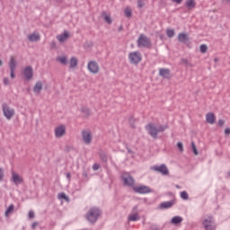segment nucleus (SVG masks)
I'll list each match as a JSON object with an SVG mask.
<instances>
[{"label": "nucleus", "instance_id": "f257e3e1", "mask_svg": "<svg viewBox=\"0 0 230 230\" xmlns=\"http://www.w3.org/2000/svg\"><path fill=\"white\" fill-rule=\"evenodd\" d=\"M168 129V125L155 126V123H148L146 125V130L153 139H157V135L164 130Z\"/></svg>", "mask_w": 230, "mask_h": 230}, {"label": "nucleus", "instance_id": "f03ea898", "mask_svg": "<svg viewBox=\"0 0 230 230\" xmlns=\"http://www.w3.org/2000/svg\"><path fill=\"white\" fill-rule=\"evenodd\" d=\"M100 217H102V209L98 207L91 208L86 213V220H88L90 224H96Z\"/></svg>", "mask_w": 230, "mask_h": 230}, {"label": "nucleus", "instance_id": "7ed1b4c3", "mask_svg": "<svg viewBox=\"0 0 230 230\" xmlns=\"http://www.w3.org/2000/svg\"><path fill=\"white\" fill-rule=\"evenodd\" d=\"M121 181H123L124 186H129V188H133L134 184H136V180L128 172L121 174Z\"/></svg>", "mask_w": 230, "mask_h": 230}, {"label": "nucleus", "instance_id": "20e7f679", "mask_svg": "<svg viewBox=\"0 0 230 230\" xmlns=\"http://www.w3.org/2000/svg\"><path fill=\"white\" fill-rule=\"evenodd\" d=\"M2 111L6 119H11L15 115V110L10 108L6 102L2 104Z\"/></svg>", "mask_w": 230, "mask_h": 230}, {"label": "nucleus", "instance_id": "39448f33", "mask_svg": "<svg viewBox=\"0 0 230 230\" xmlns=\"http://www.w3.org/2000/svg\"><path fill=\"white\" fill-rule=\"evenodd\" d=\"M137 46L138 48H150L152 42L145 34H141L137 40Z\"/></svg>", "mask_w": 230, "mask_h": 230}, {"label": "nucleus", "instance_id": "423d86ee", "mask_svg": "<svg viewBox=\"0 0 230 230\" xmlns=\"http://www.w3.org/2000/svg\"><path fill=\"white\" fill-rule=\"evenodd\" d=\"M133 190L135 191V193H138L139 195H146V193H152V189L146 185L133 187Z\"/></svg>", "mask_w": 230, "mask_h": 230}, {"label": "nucleus", "instance_id": "0eeeda50", "mask_svg": "<svg viewBox=\"0 0 230 230\" xmlns=\"http://www.w3.org/2000/svg\"><path fill=\"white\" fill-rule=\"evenodd\" d=\"M151 170H154V172H158L162 175H170V171L168 170V167L164 164H162L160 166H152Z\"/></svg>", "mask_w": 230, "mask_h": 230}, {"label": "nucleus", "instance_id": "6e6552de", "mask_svg": "<svg viewBox=\"0 0 230 230\" xmlns=\"http://www.w3.org/2000/svg\"><path fill=\"white\" fill-rule=\"evenodd\" d=\"M205 230H215L217 229V225H215V220L212 217H208V219H205L202 222Z\"/></svg>", "mask_w": 230, "mask_h": 230}, {"label": "nucleus", "instance_id": "1a4fd4ad", "mask_svg": "<svg viewBox=\"0 0 230 230\" xmlns=\"http://www.w3.org/2000/svg\"><path fill=\"white\" fill-rule=\"evenodd\" d=\"M87 67L93 75H98V73H100V66L96 61H89Z\"/></svg>", "mask_w": 230, "mask_h": 230}, {"label": "nucleus", "instance_id": "9d476101", "mask_svg": "<svg viewBox=\"0 0 230 230\" xmlns=\"http://www.w3.org/2000/svg\"><path fill=\"white\" fill-rule=\"evenodd\" d=\"M82 137L85 145H91V142L93 141V134L91 133V130H83Z\"/></svg>", "mask_w": 230, "mask_h": 230}, {"label": "nucleus", "instance_id": "9b49d317", "mask_svg": "<svg viewBox=\"0 0 230 230\" xmlns=\"http://www.w3.org/2000/svg\"><path fill=\"white\" fill-rule=\"evenodd\" d=\"M130 64H139L141 61V54L139 52H131L128 55Z\"/></svg>", "mask_w": 230, "mask_h": 230}, {"label": "nucleus", "instance_id": "f8f14e48", "mask_svg": "<svg viewBox=\"0 0 230 230\" xmlns=\"http://www.w3.org/2000/svg\"><path fill=\"white\" fill-rule=\"evenodd\" d=\"M23 76L25 80H31L33 78V67L31 66H26L23 69Z\"/></svg>", "mask_w": 230, "mask_h": 230}, {"label": "nucleus", "instance_id": "ddd939ff", "mask_svg": "<svg viewBox=\"0 0 230 230\" xmlns=\"http://www.w3.org/2000/svg\"><path fill=\"white\" fill-rule=\"evenodd\" d=\"M63 136H66V126L61 125L55 128V137H63Z\"/></svg>", "mask_w": 230, "mask_h": 230}, {"label": "nucleus", "instance_id": "4468645a", "mask_svg": "<svg viewBox=\"0 0 230 230\" xmlns=\"http://www.w3.org/2000/svg\"><path fill=\"white\" fill-rule=\"evenodd\" d=\"M159 75L163 78H166V80H171V78H172V73L170 72V69H168V68H160Z\"/></svg>", "mask_w": 230, "mask_h": 230}, {"label": "nucleus", "instance_id": "2eb2a0df", "mask_svg": "<svg viewBox=\"0 0 230 230\" xmlns=\"http://www.w3.org/2000/svg\"><path fill=\"white\" fill-rule=\"evenodd\" d=\"M178 40L181 43V44H186L187 42H190V37L188 36V34L184 33V32H181L178 35Z\"/></svg>", "mask_w": 230, "mask_h": 230}, {"label": "nucleus", "instance_id": "dca6fc26", "mask_svg": "<svg viewBox=\"0 0 230 230\" xmlns=\"http://www.w3.org/2000/svg\"><path fill=\"white\" fill-rule=\"evenodd\" d=\"M12 181L16 185L17 184H22V181H23L22 178H21V176H19V174L15 172H12Z\"/></svg>", "mask_w": 230, "mask_h": 230}, {"label": "nucleus", "instance_id": "f3484780", "mask_svg": "<svg viewBox=\"0 0 230 230\" xmlns=\"http://www.w3.org/2000/svg\"><path fill=\"white\" fill-rule=\"evenodd\" d=\"M57 39L60 42H66L69 39V31H65L62 34L58 35Z\"/></svg>", "mask_w": 230, "mask_h": 230}, {"label": "nucleus", "instance_id": "a211bd4d", "mask_svg": "<svg viewBox=\"0 0 230 230\" xmlns=\"http://www.w3.org/2000/svg\"><path fill=\"white\" fill-rule=\"evenodd\" d=\"M173 204H175L174 200H171V201H165L163 202L159 205L160 209H168L170 208H172V206H173Z\"/></svg>", "mask_w": 230, "mask_h": 230}, {"label": "nucleus", "instance_id": "6ab92c4d", "mask_svg": "<svg viewBox=\"0 0 230 230\" xmlns=\"http://www.w3.org/2000/svg\"><path fill=\"white\" fill-rule=\"evenodd\" d=\"M207 123H209L210 125H214L217 118L215 117V113L209 112L206 115Z\"/></svg>", "mask_w": 230, "mask_h": 230}, {"label": "nucleus", "instance_id": "aec40b11", "mask_svg": "<svg viewBox=\"0 0 230 230\" xmlns=\"http://www.w3.org/2000/svg\"><path fill=\"white\" fill-rule=\"evenodd\" d=\"M185 6L187 10H193L195 6H197V3L195 2V0H186Z\"/></svg>", "mask_w": 230, "mask_h": 230}, {"label": "nucleus", "instance_id": "412c9836", "mask_svg": "<svg viewBox=\"0 0 230 230\" xmlns=\"http://www.w3.org/2000/svg\"><path fill=\"white\" fill-rule=\"evenodd\" d=\"M42 83L40 81H38L33 87V93H35V94H40V92L42 91Z\"/></svg>", "mask_w": 230, "mask_h": 230}, {"label": "nucleus", "instance_id": "4be33fe9", "mask_svg": "<svg viewBox=\"0 0 230 230\" xmlns=\"http://www.w3.org/2000/svg\"><path fill=\"white\" fill-rule=\"evenodd\" d=\"M30 42H38L40 40V35L39 33H32L28 36Z\"/></svg>", "mask_w": 230, "mask_h": 230}, {"label": "nucleus", "instance_id": "5701e85b", "mask_svg": "<svg viewBox=\"0 0 230 230\" xmlns=\"http://www.w3.org/2000/svg\"><path fill=\"white\" fill-rule=\"evenodd\" d=\"M182 220V217L175 216L171 219V224H172L173 226H179V224H181Z\"/></svg>", "mask_w": 230, "mask_h": 230}, {"label": "nucleus", "instance_id": "b1692460", "mask_svg": "<svg viewBox=\"0 0 230 230\" xmlns=\"http://www.w3.org/2000/svg\"><path fill=\"white\" fill-rule=\"evenodd\" d=\"M102 17H103L105 22H107V24H112V18H111V14H107V13L105 11H103L102 13Z\"/></svg>", "mask_w": 230, "mask_h": 230}, {"label": "nucleus", "instance_id": "393cba45", "mask_svg": "<svg viewBox=\"0 0 230 230\" xmlns=\"http://www.w3.org/2000/svg\"><path fill=\"white\" fill-rule=\"evenodd\" d=\"M100 159L102 161V163H107L109 161V155H107V153L105 151H100L99 152Z\"/></svg>", "mask_w": 230, "mask_h": 230}, {"label": "nucleus", "instance_id": "a878e982", "mask_svg": "<svg viewBox=\"0 0 230 230\" xmlns=\"http://www.w3.org/2000/svg\"><path fill=\"white\" fill-rule=\"evenodd\" d=\"M9 67L10 71H15V68L17 67V63L15 62V59L13 58H11L10 59Z\"/></svg>", "mask_w": 230, "mask_h": 230}, {"label": "nucleus", "instance_id": "bb28decb", "mask_svg": "<svg viewBox=\"0 0 230 230\" xmlns=\"http://www.w3.org/2000/svg\"><path fill=\"white\" fill-rule=\"evenodd\" d=\"M78 66V58H71L70 59V68L75 69Z\"/></svg>", "mask_w": 230, "mask_h": 230}, {"label": "nucleus", "instance_id": "cd10ccee", "mask_svg": "<svg viewBox=\"0 0 230 230\" xmlns=\"http://www.w3.org/2000/svg\"><path fill=\"white\" fill-rule=\"evenodd\" d=\"M15 209V206L14 205H10L7 209L5 210V217H10V215H12V213H13V210Z\"/></svg>", "mask_w": 230, "mask_h": 230}, {"label": "nucleus", "instance_id": "c85d7f7f", "mask_svg": "<svg viewBox=\"0 0 230 230\" xmlns=\"http://www.w3.org/2000/svg\"><path fill=\"white\" fill-rule=\"evenodd\" d=\"M129 222H137L139 220V215L137 214H130L128 216Z\"/></svg>", "mask_w": 230, "mask_h": 230}, {"label": "nucleus", "instance_id": "c756f323", "mask_svg": "<svg viewBox=\"0 0 230 230\" xmlns=\"http://www.w3.org/2000/svg\"><path fill=\"white\" fill-rule=\"evenodd\" d=\"M181 199H182L183 200H188L190 199V196L188 195V192L186 190L181 192Z\"/></svg>", "mask_w": 230, "mask_h": 230}, {"label": "nucleus", "instance_id": "7c9ffc66", "mask_svg": "<svg viewBox=\"0 0 230 230\" xmlns=\"http://www.w3.org/2000/svg\"><path fill=\"white\" fill-rule=\"evenodd\" d=\"M58 62L63 64V66H66V64H67V58H66V57H59L58 58Z\"/></svg>", "mask_w": 230, "mask_h": 230}, {"label": "nucleus", "instance_id": "2f4dec72", "mask_svg": "<svg viewBox=\"0 0 230 230\" xmlns=\"http://www.w3.org/2000/svg\"><path fill=\"white\" fill-rule=\"evenodd\" d=\"M191 148L194 155H199V150H197V146L195 145V142H191Z\"/></svg>", "mask_w": 230, "mask_h": 230}, {"label": "nucleus", "instance_id": "473e14b6", "mask_svg": "<svg viewBox=\"0 0 230 230\" xmlns=\"http://www.w3.org/2000/svg\"><path fill=\"white\" fill-rule=\"evenodd\" d=\"M167 37H169V39L175 37V31L172 29L167 30Z\"/></svg>", "mask_w": 230, "mask_h": 230}, {"label": "nucleus", "instance_id": "72a5a7b5", "mask_svg": "<svg viewBox=\"0 0 230 230\" xmlns=\"http://www.w3.org/2000/svg\"><path fill=\"white\" fill-rule=\"evenodd\" d=\"M58 199H63V200L69 202V197H67V195H66L64 192L58 194Z\"/></svg>", "mask_w": 230, "mask_h": 230}, {"label": "nucleus", "instance_id": "f704fd0d", "mask_svg": "<svg viewBox=\"0 0 230 230\" xmlns=\"http://www.w3.org/2000/svg\"><path fill=\"white\" fill-rule=\"evenodd\" d=\"M125 16L128 17V19H129V17H132V10H130V8L127 7L125 9Z\"/></svg>", "mask_w": 230, "mask_h": 230}, {"label": "nucleus", "instance_id": "c9c22d12", "mask_svg": "<svg viewBox=\"0 0 230 230\" xmlns=\"http://www.w3.org/2000/svg\"><path fill=\"white\" fill-rule=\"evenodd\" d=\"M128 121L131 128H136V119H134V117H130Z\"/></svg>", "mask_w": 230, "mask_h": 230}, {"label": "nucleus", "instance_id": "e433bc0d", "mask_svg": "<svg viewBox=\"0 0 230 230\" xmlns=\"http://www.w3.org/2000/svg\"><path fill=\"white\" fill-rule=\"evenodd\" d=\"M208 51V45H201L200 46V52L201 53H206Z\"/></svg>", "mask_w": 230, "mask_h": 230}, {"label": "nucleus", "instance_id": "4c0bfd02", "mask_svg": "<svg viewBox=\"0 0 230 230\" xmlns=\"http://www.w3.org/2000/svg\"><path fill=\"white\" fill-rule=\"evenodd\" d=\"M177 147L179 148L180 152H184V146L182 145V142H178Z\"/></svg>", "mask_w": 230, "mask_h": 230}, {"label": "nucleus", "instance_id": "58836bf2", "mask_svg": "<svg viewBox=\"0 0 230 230\" xmlns=\"http://www.w3.org/2000/svg\"><path fill=\"white\" fill-rule=\"evenodd\" d=\"M145 6V1L144 0H137V7L143 8Z\"/></svg>", "mask_w": 230, "mask_h": 230}, {"label": "nucleus", "instance_id": "ea45409f", "mask_svg": "<svg viewBox=\"0 0 230 230\" xmlns=\"http://www.w3.org/2000/svg\"><path fill=\"white\" fill-rule=\"evenodd\" d=\"M81 111H82V112L86 114V116H89L91 114V111L87 108H82Z\"/></svg>", "mask_w": 230, "mask_h": 230}, {"label": "nucleus", "instance_id": "a19ab883", "mask_svg": "<svg viewBox=\"0 0 230 230\" xmlns=\"http://www.w3.org/2000/svg\"><path fill=\"white\" fill-rule=\"evenodd\" d=\"M218 127H223L224 125H226V120L220 119L217 122Z\"/></svg>", "mask_w": 230, "mask_h": 230}, {"label": "nucleus", "instance_id": "79ce46f5", "mask_svg": "<svg viewBox=\"0 0 230 230\" xmlns=\"http://www.w3.org/2000/svg\"><path fill=\"white\" fill-rule=\"evenodd\" d=\"M4 85H10V79H8V77L4 78Z\"/></svg>", "mask_w": 230, "mask_h": 230}, {"label": "nucleus", "instance_id": "37998d69", "mask_svg": "<svg viewBox=\"0 0 230 230\" xmlns=\"http://www.w3.org/2000/svg\"><path fill=\"white\" fill-rule=\"evenodd\" d=\"M4 177V172H3V168H0V182L3 181Z\"/></svg>", "mask_w": 230, "mask_h": 230}, {"label": "nucleus", "instance_id": "c03bdc74", "mask_svg": "<svg viewBox=\"0 0 230 230\" xmlns=\"http://www.w3.org/2000/svg\"><path fill=\"white\" fill-rule=\"evenodd\" d=\"M29 218H35V212L33 210L29 211Z\"/></svg>", "mask_w": 230, "mask_h": 230}, {"label": "nucleus", "instance_id": "a18cd8bd", "mask_svg": "<svg viewBox=\"0 0 230 230\" xmlns=\"http://www.w3.org/2000/svg\"><path fill=\"white\" fill-rule=\"evenodd\" d=\"M50 48H51V49H57V42L52 41V42L50 43Z\"/></svg>", "mask_w": 230, "mask_h": 230}, {"label": "nucleus", "instance_id": "49530a36", "mask_svg": "<svg viewBox=\"0 0 230 230\" xmlns=\"http://www.w3.org/2000/svg\"><path fill=\"white\" fill-rule=\"evenodd\" d=\"M93 170H94V172H96L97 170H100V164H94L93 165Z\"/></svg>", "mask_w": 230, "mask_h": 230}, {"label": "nucleus", "instance_id": "de8ad7c7", "mask_svg": "<svg viewBox=\"0 0 230 230\" xmlns=\"http://www.w3.org/2000/svg\"><path fill=\"white\" fill-rule=\"evenodd\" d=\"M225 134H226V136H229V134H230V128H226L225 129Z\"/></svg>", "mask_w": 230, "mask_h": 230}, {"label": "nucleus", "instance_id": "09e8293b", "mask_svg": "<svg viewBox=\"0 0 230 230\" xmlns=\"http://www.w3.org/2000/svg\"><path fill=\"white\" fill-rule=\"evenodd\" d=\"M183 0H172V3H176V4H181Z\"/></svg>", "mask_w": 230, "mask_h": 230}, {"label": "nucleus", "instance_id": "8fccbe9b", "mask_svg": "<svg viewBox=\"0 0 230 230\" xmlns=\"http://www.w3.org/2000/svg\"><path fill=\"white\" fill-rule=\"evenodd\" d=\"M11 71V78H15V70H10Z\"/></svg>", "mask_w": 230, "mask_h": 230}, {"label": "nucleus", "instance_id": "3c124183", "mask_svg": "<svg viewBox=\"0 0 230 230\" xmlns=\"http://www.w3.org/2000/svg\"><path fill=\"white\" fill-rule=\"evenodd\" d=\"M133 214H137V206H135L132 209Z\"/></svg>", "mask_w": 230, "mask_h": 230}, {"label": "nucleus", "instance_id": "603ef678", "mask_svg": "<svg viewBox=\"0 0 230 230\" xmlns=\"http://www.w3.org/2000/svg\"><path fill=\"white\" fill-rule=\"evenodd\" d=\"M37 226H39V222H34V223H32V225H31V228H32V229H35V227H37Z\"/></svg>", "mask_w": 230, "mask_h": 230}, {"label": "nucleus", "instance_id": "864d4df0", "mask_svg": "<svg viewBox=\"0 0 230 230\" xmlns=\"http://www.w3.org/2000/svg\"><path fill=\"white\" fill-rule=\"evenodd\" d=\"M150 229L151 230H159V228L157 226H155V225L151 226Z\"/></svg>", "mask_w": 230, "mask_h": 230}, {"label": "nucleus", "instance_id": "5fc2aeb1", "mask_svg": "<svg viewBox=\"0 0 230 230\" xmlns=\"http://www.w3.org/2000/svg\"><path fill=\"white\" fill-rule=\"evenodd\" d=\"M119 31H123V25H120V26L119 27Z\"/></svg>", "mask_w": 230, "mask_h": 230}, {"label": "nucleus", "instance_id": "6e6d98bb", "mask_svg": "<svg viewBox=\"0 0 230 230\" xmlns=\"http://www.w3.org/2000/svg\"><path fill=\"white\" fill-rule=\"evenodd\" d=\"M181 62H183V64H188V59H181Z\"/></svg>", "mask_w": 230, "mask_h": 230}, {"label": "nucleus", "instance_id": "4d7b16f0", "mask_svg": "<svg viewBox=\"0 0 230 230\" xmlns=\"http://www.w3.org/2000/svg\"><path fill=\"white\" fill-rule=\"evenodd\" d=\"M66 177H67L68 179H71V172H67V173H66Z\"/></svg>", "mask_w": 230, "mask_h": 230}, {"label": "nucleus", "instance_id": "13d9d810", "mask_svg": "<svg viewBox=\"0 0 230 230\" xmlns=\"http://www.w3.org/2000/svg\"><path fill=\"white\" fill-rule=\"evenodd\" d=\"M83 176H84V177H87V172H83Z\"/></svg>", "mask_w": 230, "mask_h": 230}, {"label": "nucleus", "instance_id": "bf43d9fd", "mask_svg": "<svg viewBox=\"0 0 230 230\" xmlns=\"http://www.w3.org/2000/svg\"><path fill=\"white\" fill-rule=\"evenodd\" d=\"M175 188H177V190H181V186L180 185H175Z\"/></svg>", "mask_w": 230, "mask_h": 230}, {"label": "nucleus", "instance_id": "052dcab7", "mask_svg": "<svg viewBox=\"0 0 230 230\" xmlns=\"http://www.w3.org/2000/svg\"><path fill=\"white\" fill-rule=\"evenodd\" d=\"M3 66V60L0 59V67Z\"/></svg>", "mask_w": 230, "mask_h": 230}]
</instances>
